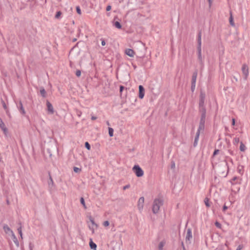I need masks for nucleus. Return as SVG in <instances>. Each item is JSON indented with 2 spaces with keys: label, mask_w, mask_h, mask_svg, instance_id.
<instances>
[{
  "label": "nucleus",
  "mask_w": 250,
  "mask_h": 250,
  "mask_svg": "<svg viewBox=\"0 0 250 250\" xmlns=\"http://www.w3.org/2000/svg\"><path fill=\"white\" fill-rule=\"evenodd\" d=\"M40 92L42 97L45 98L46 97V92L43 87H41Z\"/></svg>",
  "instance_id": "obj_19"
},
{
  "label": "nucleus",
  "mask_w": 250,
  "mask_h": 250,
  "mask_svg": "<svg viewBox=\"0 0 250 250\" xmlns=\"http://www.w3.org/2000/svg\"><path fill=\"white\" fill-rule=\"evenodd\" d=\"M76 11L78 14H81V10L79 6L76 7Z\"/></svg>",
  "instance_id": "obj_40"
},
{
  "label": "nucleus",
  "mask_w": 250,
  "mask_h": 250,
  "mask_svg": "<svg viewBox=\"0 0 250 250\" xmlns=\"http://www.w3.org/2000/svg\"><path fill=\"white\" fill-rule=\"evenodd\" d=\"M199 111L201 114V117H206V109L205 105H199Z\"/></svg>",
  "instance_id": "obj_8"
},
{
  "label": "nucleus",
  "mask_w": 250,
  "mask_h": 250,
  "mask_svg": "<svg viewBox=\"0 0 250 250\" xmlns=\"http://www.w3.org/2000/svg\"><path fill=\"white\" fill-rule=\"evenodd\" d=\"M101 44H102V46H104V45H105V41H104V40L102 39V42H101Z\"/></svg>",
  "instance_id": "obj_50"
},
{
  "label": "nucleus",
  "mask_w": 250,
  "mask_h": 250,
  "mask_svg": "<svg viewBox=\"0 0 250 250\" xmlns=\"http://www.w3.org/2000/svg\"><path fill=\"white\" fill-rule=\"evenodd\" d=\"M237 170L240 174H242L243 173V166L239 165L237 167Z\"/></svg>",
  "instance_id": "obj_26"
},
{
  "label": "nucleus",
  "mask_w": 250,
  "mask_h": 250,
  "mask_svg": "<svg viewBox=\"0 0 250 250\" xmlns=\"http://www.w3.org/2000/svg\"><path fill=\"white\" fill-rule=\"evenodd\" d=\"M97 119V117L96 116H92L91 117V120H95Z\"/></svg>",
  "instance_id": "obj_54"
},
{
  "label": "nucleus",
  "mask_w": 250,
  "mask_h": 250,
  "mask_svg": "<svg viewBox=\"0 0 250 250\" xmlns=\"http://www.w3.org/2000/svg\"><path fill=\"white\" fill-rule=\"evenodd\" d=\"M1 103H2V106H3V108L6 110V114L7 115H8L9 112L7 109V107L6 105V104L5 103V102H4V101L2 99H1Z\"/></svg>",
  "instance_id": "obj_23"
},
{
  "label": "nucleus",
  "mask_w": 250,
  "mask_h": 250,
  "mask_svg": "<svg viewBox=\"0 0 250 250\" xmlns=\"http://www.w3.org/2000/svg\"><path fill=\"white\" fill-rule=\"evenodd\" d=\"M163 205V200L160 198H156L153 203L152 212L154 214L157 213L160 209V208Z\"/></svg>",
  "instance_id": "obj_2"
},
{
  "label": "nucleus",
  "mask_w": 250,
  "mask_h": 250,
  "mask_svg": "<svg viewBox=\"0 0 250 250\" xmlns=\"http://www.w3.org/2000/svg\"><path fill=\"white\" fill-rule=\"evenodd\" d=\"M165 244V242L164 241H161L158 246V250H163V247Z\"/></svg>",
  "instance_id": "obj_24"
},
{
  "label": "nucleus",
  "mask_w": 250,
  "mask_h": 250,
  "mask_svg": "<svg viewBox=\"0 0 250 250\" xmlns=\"http://www.w3.org/2000/svg\"><path fill=\"white\" fill-rule=\"evenodd\" d=\"M106 124H107L108 125H110L109 123V122H108V121H107V122H106Z\"/></svg>",
  "instance_id": "obj_59"
},
{
  "label": "nucleus",
  "mask_w": 250,
  "mask_h": 250,
  "mask_svg": "<svg viewBox=\"0 0 250 250\" xmlns=\"http://www.w3.org/2000/svg\"><path fill=\"white\" fill-rule=\"evenodd\" d=\"M239 142V139L238 138L235 137L233 139V144L234 145H237Z\"/></svg>",
  "instance_id": "obj_33"
},
{
  "label": "nucleus",
  "mask_w": 250,
  "mask_h": 250,
  "mask_svg": "<svg viewBox=\"0 0 250 250\" xmlns=\"http://www.w3.org/2000/svg\"><path fill=\"white\" fill-rule=\"evenodd\" d=\"M205 204L207 207H209L210 205L209 204V200L208 198H206L204 200Z\"/></svg>",
  "instance_id": "obj_31"
},
{
  "label": "nucleus",
  "mask_w": 250,
  "mask_h": 250,
  "mask_svg": "<svg viewBox=\"0 0 250 250\" xmlns=\"http://www.w3.org/2000/svg\"><path fill=\"white\" fill-rule=\"evenodd\" d=\"M184 250H186L185 248L184 247Z\"/></svg>",
  "instance_id": "obj_61"
},
{
  "label": "nucleus",
  "mask_w": 250,
  "mask_h": 250,
  "mask_svg": "<svg viewBox=\"0 0 250 250\" xmlns=\"http://www.w3.org/2000/svg\"><path fill=\"white\" fill-rule=\"evenodd\" d=\"M182 246L183 247V248L184 249V247L185 248V246L184 245L183 242H182Z\"/></svg>",
  "instance_id": "obj_57"
},
{
  "label": "nucleus",
  "mask_w": 250,
  "mask_h": 250,
  "mask_svg": "<svg viewBox=\"0 0 250 250\" xmlns=\"http://www.w3.org/2000/svg\"><path fill=\"white\" fill-rule=\"evenodd\" d=\"M85 147L88 149V150H90V148H91V146H90V144L88 143V142H86L85 143Z\"/></svg>",
  "instance_id": "obj_34"
},
{
  "label": "nucleus",
  "mask_w": 250,
  "mask_h": 250,
  "mask_svg": "<svg viewBox=\"0 0 250 250\" xmlns=\"http://www.w3.org/2000/svg\"><path fill=\"white\" fill-rule=\"evenodd\" d=\"M238 179V177H236V176H235L231 180V183L232 184H234V183H233V182L235 181L237 179ZM236 183H234V184H235Z\"/></svg>",
  "instance_id": "obj_39"
},
{
  "label": "nucleus",
  "mask_w": 250,
  "mask_h": 250,
  "mask_svg": "<svg viewBox=\"0 0 250 250\" xmlns=\"http://www.w3.org/2000/svg\"><path fill=\"white\" fill-rule=\"evenodd\" d=\"M77 114L80 116L81 114V111H78L77 112Z\"/></svg>",
  "instance_id": "obj_56"
},
{
  "label": "nucleus",
  "mask_w": 250,
  "mask_h": 250,
  "mask_svg": "<svg viewBox=\"0 0 250 250\" xmlns=\"http://www.w3.org/2000/svg\"><path fill=\"white\" fill-rule=\"evenodd\" d=\"M18 231L19 233L20 234L21 238H22V230H21V226H20L18 228Z\"/></svg>",
  "instance_id": "obj_30"
},
{
  "label": "nucleus",
  "mask_w": 250,
  "mask_h": 250,
  "mask_svg": "<svg viewBox=\"0 0 250 250\" xmlns=\"http://www.w3.org/2000/svg\"><path fill=\"white\" fill-rule=\"evenodd\" d=\"M228 152L231 155H234V152L232 150H228Z\"/></svg>",
  "instance_id": "obj_48"
},
{
  "label": "nucleus",
  "mask_w": 250,
  "mask_h": 250,
  "mask_svg": "<svg viewBox=\"0 0 250 250\" xmlns=\"http://www.w3.org/2000/svg\"><path fill=\"white\" fill-rule=\"evenodd\" d=\"M144 200H145V199H144V197H140L138 200L137 207H138V209L139 210V211L140 212L142 210V209L143 208Z\"/></svg>",
  "instance_id": "obj_7"
},
{
  "label": "nucleus",
  "mask_w": 250,
  "mask_h": 250,
  "mask_svg": "<svg viewBox=\"0 0 250 250\" xmlns=\"http://www.w3.org/2000/svg\"><path fill=\"white\" fill-rule=\"evenodd\" d=\"M246 149V147L245 145L241 142L240 143V150L241 151H245Z\"/></svg>",
  "instance_id": "obj_25"
},
{
  "label": "nucleus",
  "mask_w": 250,
  "mask_h": 250,
  "mask_svg": "<svg viewBox=\"0 0 250 250\" xmlns=\"http://www.w3.org/2000/svg\"><path fill=\"white\" fill-rule=\"evenodd\" d=\"M113 132L114 130L113 128L111 127L108 128V133L110 137H112L113 136Z\"/></svg>",
  "instance_id": "obj_29"
},
{
  "label": "nucleus",
  "mask_w": 250,
  "mask_h": 250,
  "mask_svg": "<svg viewBox=\"0 0 250 250\" xmlns=\"http://www.w3.org/2000/svg\"><path fill=\"white\" fill-rule=\"evenodd\" d=\"M12 239H13V240L14 241V242L15 243V244L16 245V246L17 247H19V243L15 236V235L14 234V233H13L12 234Z\"/></svg>",
  "instance_id": "obj_22"
},
{
  "label": "nucleus",
  "mask_w": 250,
  "mask_h": 250,
  "mask_svg": "<svg viewBox=\"0 0 250 250\" xmlns=\"http://www.w3.org/2000/svg\"><path fill=\"white\" fill-rule=\"evenodd\" d=\"M242 71L245 80H247L249 76V67L246 64H243L242 67Z\"/></svg>",
  "instance_id": "obj_4"
},
{
  "label": "nucleus",
  "mask_w": 250,
  "mask_h": 250,
  "mask_svg": "<svg viewBox=\"0 0 250 250\" xmlns=\"http://www.w3.org/2000/svg\"><path fill=\"white\" fill-rule=\"evenodd\" d=\"M204 129L205 125L199 124L197 132H198L199 134H200L201 131H203L204 130Z\"/></svg>",
  "instance_id": "obj_21"
},
{
  "label": "nucleus",
  "mask_w": 250,
  "mask_h": 250,
  "mask_svg": "<svg viewBox=\"0 0 250 250\" xmlns=\"http://www.w3.org/2000/svg\"><path fill=\"white\" fill-rule=\"evenodd\" d=\"M243 246L241 245H240L238 246L236 250H241L243 249Z\"/></svg>",
  "instance_id": "obj_45"
},
{
  "label": "nucleus",
  "mask_w": 250,
  "mask_h": 250,
  "mask_svg": "<svg viewBox=\"0 0 250 250\" xmlns=\"http://www.w3.org/2000/svg\"><path fill=\"white\" fill-rule=\"evenodd\" d=\"M61 15L62 12L61 11H58L55 15V18L59 19Z\"/></svg>",
  "instance_id": "obj_35"
},
{
  "label": "nucleus",
  "mask_w": 250,
  "mask_h": 250,
  "mask_svg": "<svg viewBox=\"0 0 250 250\" xmlns=\"http://www.w3.org/2000/svg\"><path fill=\"white\" fill-rule=\"evenodd\" d=\"M130 188V185L129 184H128V185H126L124 187H123V189L124 190H125L128 188Z\"/></svg>",
  "instance_id": "obj_44"
},
{
  "label": "nucleus",
  "mask_w": 250,
  "mask_h": 250,
  "mask_svg": "<svg viewBox=\"0 0 250 250\" xmlns=\"http://www.w3.org/2000/svg\"><path fill=\"white\" fill-rule=\"evenodd\" d=\"M192 238L191 229L188 228L187 229V235L186 237V243H190V240Z\"/></svg>",
  "instance_id": "obj_6"
},
{
  "label": "nucleus",
  "mask_w": 250,
  "mask_h": 250,
  "mask_svg": "<svg viewBox=\"0 0 250 250\" xmlns=\"http://www.w3.org/2000/svg\"><path fill=\"white\" fill-rule=\"evenodd\" d=\"M81 169L78 167H74V172H75L76 173L79 172L80 171H81Z\"/></svg>",
  "instance_id": "obj_38"
},
{
  "label": "nucleus",
  "mask_w": 250,
  "mask_h": 250,
  "mask_svg": "<svg viewBox=\"0 0 250 250\" xmlns=\"http://www.w3.org/2000/svg\"><path fill=\"white\" fill-rule=\"evenodd\" d=\"M206 98L205 93L201 90L200 94L199 105H205V100Z\"/></svg>",
  "instance_id": "obj_5"
},
{
  "label": "nucleus",
  "mask_w": 250,
  "mask_h": 250,
  "mask_svg": "<svg viewBox=\"0 0 250 250\" xmlns=\"http://www.w3.org/2000/svg\"><path fill=\"white\" fill-rule=\"evenodd\" d=\"M230 161L231 163H232V160L231 159H230Z\"/></svg>",
  "instance_id": "obj_60"
},
{
  "label": "nucleus",
  "mask_w": 250,
  "mask_h": 250,
  "mask_svg": "<svg viewBox=\"0 0 250 250\" xmlns=\"http://www.w3.org/2000/svg\"><path fill=\"white\" fill-rule=\"evenodd\" d=\"M132 170L138 177L144 175V171L139 165H135L132 168Z\"/></svg>",
  "instance_id": "obj_3"
},
{
  "label": "nucleus",
  "mask_w": 250,
  "mask_h": 250,
  "mask_svg": "<svg viewBox=\"0 0 250 250\" xmlns=\"http://www.w3.org/2000/svg\"><path fill=\"white\" fill-rule=\"evenodd\" d=\"M109 225V223L108 221H105L104 222V226L105 227L108 226Z\"/></svg>",
  "instance_id": "obj_43"
},
{
  "label": "nucleus",
  "mask_w": 250,
  "mask_h": 250,
  "mask_svg": "<svg viewBox=\"0 0 250 250\" xmlns=\"http://www.w3.org/2000/svg\"><path fill=\"white\" fill-rule=\"evenodd\" d=\"M197 77V71H195L192 76L191 83H196V79Z\"/></svg>",
  "instance_id": "obj_16"
},
{
  "label": "nucleus",
  "mask_w": 250,
  "mask_h": 250,
  "mask_svg": "<svg viewBox=\"0 0 250 250\" xmlns=\"http://www.w3.org/2000/svg\"><path fill=\"white\" fill-rule=\"evenodd\" d=\"M206 117H201L199 124L205 125Z\"/></svg>",
  "instance_id": "obj_28"
},
{
  "label": "nucleus",
  "mask_w": 250,
  "mask_h": 250,
  "mask_svg": "<svg viewBox=\"0 0 250 250\" xmlns=\"http://www.w3.org/2000/svg\"><path fill=\"white\" fill-rule=\"evenodd\" d=\"M0 128L3 131L4 133H6L7 131V129L6 127L5 124L2 121V119L0 118Z\"/></svg>",
  "instance_id": "obj_12"
},
{
  "label": "nucleus",
  "mask_w": 250,
  "mask_h": 250,
  "mask_svg": "<svg viewBox=\"0 0 250 250\" xmlns=\"http://www.w3.org/2000/svg\"><path fill=\"white\" fill-rule=\"evenodd\" d=\"M235 119L233 118V119H232V125H235Z\"/></svg>",
  "instance_id": "obj_52"
},
{
  "label": "nucleus",
  "mask_w": 250,
  "mask_h": 250,
  "mask_svg": "<svg viewBox=\"0 0 250 250\" xmlns=\"http://www.w3.org/2000/svg\"><path fill=\"white\" fill-rule=\"evenodd\" d=\"M125 54L129 57H133L134 56L135 52L131 49H127L125 51Z\"/></svg>",
  "instance_id": "obj_11"
},
{
  "label": "nucleus",
  "mask_w": 250,
  "mask_h": 250,
  "mask_svg": "<svg viewBox=\"0 0 250 250\" xmlns=\"http://www.w3.org/2000/svg\"><path fill=\"white\" fill-rule=\"evenodd\" d=\"M114 25L118 29H121L122 28L121 23L118 21L114 22Z\"/></svg>",
  "instance_id": "obj_27"
},
{
  "label": "nucleus",
  "mask_w": 250,
  "mask_h": 250,
  "mask_svg": "<svg viewBox=\"0 0 250 250\" xmlns=\"http://www.w3.org/2000/svg\"><path fill=\"white\" fill-rule=\"evenodd\" d=\"M201 37H202V33L201 31H199L198 34V39H197V53H198V59L200 61V63L202 64L203 63V59L202 57V49H201Z\"/></svg>",
  "instance_id": "obj_1"
},
{
  "label": "nucleus",
  "mask_w": 250,
  "mask_h": 250,
  "mask_svg": "<svg viewBox=\"0 0 250 250\" xmlns=\"http://www.w3.org/2000/svg\"><path fill=\"white\" fill-rule=\"evenodd\" d=\"M227 208L228 207L226 205H224L223 207V211H225Z\"/></svg>",
  "instance_id": "obj_51"
},
{
  "label": "nucleus",
  "mask_w": 250,
  "mask_h": 250,
  "mask_svg": "<svg viewBox=\"0 0 250 250\" xmlns=\"http://www.w3.org/2000/svg\"><path fill=\"white\" fill-rule=\"evenodd\" d=\"M229 14H230V17H229V23H230V24L232 26H235V23H234V22L233 21V17H232L231 11H230Z\"/></svg>",
  "instance_id": "obj_18"
},
{
  "label": "nucleus",
  "mask_w": 250,
  "mask_h": 250,
  "mask_svg": "<svg viewBox=\"0 0 250 250\" xmlns=\"http://www.w3.org/2000/svg\"><path fill=\"white\" fill-rule=\"evenodd\" d=\"M3 229L4 230L6 233L10 232L12 233V234L14 233L13 231L10 229V228L7 225H5L3 226Z\"/></svg>",
  "instance_id": "obj_20"
},
{
  "label": "nucleus",
  "mask_w": 250,
  "mask_h": 250,
  "mask_svg": "<svg viewBox=\"0 0 250 250\" xmlns=\"http://www.w3.org/2000/svg\"><path fill=\"white\" fill-rule=\"evenodd\" d=\"M219 151V149H215L213 152V156H215V155H216L218 153Z\"/></svg>",
  "instance_id": "obj_42"
},
{
  "label": "nucleus",
  "mask_w": 250,
  "mask_h": 250,
  "mask_svg": "<svg viewBox=\"0 0 250 250\" xmlns=\"http://www.w3.org/2000/svg\"><path fill=\"white\" fill-rule=\"evenodd\" d=\"M208 0V1L209 3V5H210L211 3V0Z\"/></svg>",
  "instance_id": "obj_58"
},
{
  "label": "nucleus",
  "mask_w": 250,
  "mask_h": 250,
  "mask_svg": "<svg viewBox=\"0 0 250 250\" xmlns=\"http://www.w3.org/2000/svg\"><path fill=\"white\" fill-rule=\"evenodd\" d=\"M90 222L92 223V224L95 225V224L94 223V220L93 219L90 218Z\"/></svg>",
  "instance_id": "obj_53"
},
{
  "label": "nucleus",
  "mask_w": 250,
  "mask_h": 250,
  "mask_svg": "<svg viewBox=\"0 0 250 250\" xmlns=\"http://www.w3.org/2000/svg\"><path fill=\"white\" fill-rule=\"evenodd\" d=\"M89 246L91 249L96 250L97 245L92 241L91 239L90 240Z\"/></svg>",
  "instance_id": "obj_15"
},
{
  "label": "nucleus",
  "mask_w": 250,
  "mask_h": 250,
  "mask_svg": "<svg viewBox=\"0 0 250 250\" xmlns=\"http://www.w3.org/2000/svg\"><path fill=\"white\" fill-rule=\"evenodd\" d=\"M49 179L48 182V184L49 187L50 188H52L54 186V182H53L52 178L51 177L50 173H49Z\"/></svg>",
  "instance_id": "obj_17"
},
{
  "label": "nucleus",
  "mask_w": 250,
  "mask_h": 250,
  "mask_svg": "<svg viewBox=\"0 0 250 250\" xmlns=\"http://www.w3.org/2000/svg\"><path fill=\"white\" fill-rule=\"evenodd\" d=\"M175 163L174 162H172L171 165V167L172 168H173L175 167Z\"/></svg>",
  "instance_id": "obj_49"
},
{
  "label": "nucleus",
  "mask_w": 250,
  "mask_h": 250,
  "mask_svg": "<svg viewBox=\"0 0 250 250\" xmlns=\"http://www.w3.org/2000/svg\"><path fill=\"white\" fill-rule=\"evenodd\" d=\"M195 85H196V83H191V90L192 92H193L195 90Z\"/></svg>",
  "instance_id": "obj_36"
},
{
  "label": "nucleus",
  "mask_w": 250,
  "mask_h": 250,
  "mask_svg": "<svg viewBox=\"0 0 250 250\" xmlns=\"http://www.w3.org/2000/svg\"><path fill=\"white\" fill-rule=\"evenodd\" d=\"M125 89V87L123 85L120 86V92L121 94H122V92L123 91L124 89Z\"/></svg>",
  "instance_id": "obj_41"
},
{
  "label": "nucleus",
  "mask_w": 250,
  "mask_h": 250,
  "mask_svg": "<svg viewBox=\"0 0 250 250\" xmlns=\"http://www.w3.org/2000/svg\"><path fill=\"white\" fill-rule=\"evenodd\" d=\"M139 97L140 99H143L145 95V89H144V87L143 86V85H140L139 86Z\"/></svg>",
  "instance_id": "obj_9"
},
{
  "label": "nucleus",
  "mask_w": 250,
  "mask_h": 250,
  "mask_svg": "<svg viewBox=\"0 0 250 250\" xmlns=\"http://www.w3.org/2000/svg\"><path fill=\"white\" fill-rule=\"evenodd\" d=\"M46 105L47 108L48 112L51 114H53L54 112L53 107L52 104L48 101L46 102Z\"/></svg>",
  "instance_id": "obj_10"
},
{
  "label": "nucleus",
  "mask_w": 250,
  "mask_h": 250,
  "mask_svg": "<svg viewBox=\"0 0 250 250\" xmlns=\"http://www.w3.org/2000/svg\"><path fill=\"white\" fill-rule=\"evenodd\" d=\"M215 226H216L217 227H218V228H220V227H221V224H220L219 223H218V222H216V223H215Z\"/></svg>",
  "instance_id": "obj_46"
},
{
  "label": "nucleus",
  "mask_w": 250,
  "mask_h": 250,
  "mask_svg": "<svg viewBox=\"0 0 250 250\" xmlns=\"http://www.w3.org/2000/svg\"><path fill=\"white\" fill-rule=\"evenodd\" d=\"M81 75V71L80 70H77L76 72V75L79 77Z\"/></svg>",
  "instance_id": "obj_37"
},
{
  "label": "nucleus",
  "mask_w": 250,
  "mask_h": 250,
  "mask_svg": "<svg viewBox=\"0 0 250 250\" xmlns=\"http://www.w3.org/2000/svg\"><path fill=\"white\" fill-rule=\"evenodd\" d=\"M111 6L110 5H108L106 8V10L107 11H110L111 10Z\"/></svg>",
  "instance_id": "obj_47"
},
{
  "label": "nucleus",
  "mask_w": 250,
  "mask_h": 250,
  "mask_svg": "<svg viewBox=\"0 0 250 250\" xmlns=\"http://www.w3.org/2000/svg\"><path fill=\"white\" fill-rule=\"evenodd\" d=\"M80 202L83 205L84 208H86V206H85V204L84 200L83 197H81V199H80Z\"/></svg>",
  "instance_id": "obj_32"
},
{
  "label": "nucleus",
  "mask_w": 250,
  "mask_h": 250,
  "mask_svg": "<svg viewBox=\"0 0 250 250\" xmlns=\"http://www.w3.org/2000/svg\"><path fill=\"white\" fill-rule=\"evenodd\" d=\"M19 109L20 112L22 114L24 115L25 114V111L23 107L22 104L21 102V101L20 102V103H19Z\"/></svg>",
  "instance_id": "obj_13"
},
{
  "label": "nucleus",
  "mask_w": 250,
  "mask_h": 250,
  "mask_svg": "<svg viewBox=\"0 0 250 250\" xmlns=\"http://www.w3.org/2000/svg\"><path fill=\"white\" fill-rule=\"evenodd\" d=\"M72 42H75L76 41H77V39L76 38H74L72 39Z\"/></svg>",
  "instance_id": "obj_55"
},
{
  "label": "nucleus",
  "mask_w": 250,
  "mask_h": 250,
  "mask_svg": "<svg viewBox=\"0 0 250 250\" xmlns=\"http://www.w3.org/2000/svg\"><path fill=\"white\" fill-rule=\"evenodd\" d=\"M200 134H199L198 132H196L195 137L194 139V143H193V146L196 147L198 144V142L199 140Z\"/></svg>",
  "instance_id": "obj_14"
}]
</instances>
